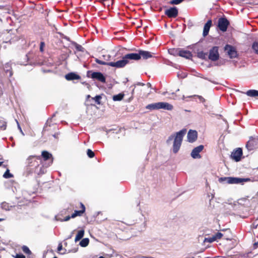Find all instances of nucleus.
<instances>
[{
	"label": "nucleus",
	"mask_w": 258,
	"mask_h": 258,
	"mask_svg": "<svg viewBox=\"0 0 258 258\" xmlns=\"http://www.w3.org/2000/svg\"><path fill=\"white\" fill-rule=\"evenodd\" d=\"M40 156L31 155L27 159V167L30 173H35L37 175L43 174V166Z\"/></svg>",
	"instance_id": "obj_1"
},
{
	"label": "nucleus",
	"mask_w": 258,
	"mask_h": 258,
	"mask_svg": "<svg viewBox=\"0 0 258 258\" xmlns=\"http://www.w3.org/2000/svg\"><path fill=\"white\" fill-rule=\"evenodd\" d=\"M186 132V129H183L178 132L176 133V135H171L169 137L167 140V143L169 144L170 142L174 139L173 145V152L174 153H177L181 145L182 141L184 136L185 135Z\"/></svg>",
	"instance_id": "obj_2"
},
{
	"label": "nucleus",
	"mask_w": 258,
	"mask_h": 258,
	"mask_svg": "<svg viewBox=\"0 0 258 258\" xmlns=\"http://www.w3.org/2000/svg\"><path fill=\"white\" fill-rule=\"evenodd\" d=\"M220 182L226 181L228 184H243L244 182L250 181L249 178H239L234 177H221L219 179Z\"/></svg>",
	"instance_id": "obj_3"
},
{
	"label": "nucleus",
	"mask_w": 258,
	"mask_h": 258,
	"mask_svg": "<svg viewBox=\"0 0 258 258\" xmlns=\"http://www.w3.org/2000/svg\"><path fill=\"white\" fill-rule=\"evenodd\" d=\"M146 108L150 110L164 109L171 110L173 109V106L168 103L161 102L149 104L146 106Z\"/></svg>",
	"instance_id": "obj_4"
},
{
	"label": "nucleus",
	"mask_w": 258,
	"mask_h": 258,
	"mask_svg": "<svg viewBox=\"0 0 258 258\" xmlns=\"http://www.w3.org/2000/svg\"><path fill=\"white\" fill-rule=\"evenodd\" d=\"M55 114H53L52 117L48 118L43 129V133H45L47 132H52L56 131L58 128L57 124L55 122H53L52 118L55 116Z\"/></svg>",
	"instance_id": "obj_5"
},
{
	"label": "nucleus",
	"mask_w": 258,
	"mask_h": 258,
	"mask_svg": "<svg viewBox=\"0 0 258 258\" xmlns=\"http://www.w3.org/2000/svg\"><path fill=\"white\" fill-rule=\"evenodd\" d=\"M249 196H246L244 198H241L240 199H239V201L241 203H245L246 202H248L249 203H247V205L249 204V207H256L258 206V199L257 196L255 195V196L253 197L250 199V200H249Z\"/></svg>",
	"instance_id": "obj_6"
},
{
	"label": "nucleus",
	"mask_w": 258,
	"mask_h": 258,
	"mask_svg": "<svg viewBox=\"0 0 258 258\" xmlns=\"http://www.w3.org/2000/svg\"><path fill=\"white\" fill-rule=\"evenodd\" d=\"M224 49L231 59L237 58L238 56L236 48L232 45L226 44L224 46Z\"/></svg>",
	"instance_id": "obj_7"
},
{
	"label": "nucleus",
	"mask_w": 258,
	"mask_h": 258,
	"mask_svg": "<svg viewBox=\"0 0 258 258\" xmlns=\"http://www.w3.org/2000/svg\"><path fill=\"white\" fill-rule=\"evenodd\" d=\"M258 146V136L256 137H250L246 144V148L248 151H252Z\"/></svg>",
	"instance_id": "obj_8"
},
{
	"label": "nucleus",
	"mask_w": 258,
	"mask_h": 258,
	"mask_svg": "<svg viewBox=\"0 0 258 258\" xmlns=\"http://www.w3.org/2000/svg\"><path fill=\"white\" fill-rule=\"evenodd\" d=\"M87 76L89 77L96 79L103 83L106 82L105 77L101 72H92L91 71H89L87 72Z\"/></svg>",
	"instance_id": "obj_9"
},
{
	"label": "nucleus",
	"mask_w": 258,
	"mask_h": 258,
	"mask_svg": "<svg viewBox=\"0 0 258 258\" xmlns=\"http://www.w3.org/2000/svg\"><path fill=\"white\" fill-rule=\"evenodd\" d=\"M218 50V46H213L209 51V59L213 61L218 60L220 57Z\"/></svg>",
	"instance_id": "obj_10"
},
{
	"label": "nucleus",
	"mask_w": 258,
	"mask_h": 258,
	"mask_svg": "<svg viewBox=\"0 0 258 258\" xmlns=\"http://www.w3.org/2000/svg\"><path fill=\"white\" fill-rule=\"evenodd\" d=\"M230 23L226 17H221L219 19L218 22V27L222 32L227 31L228 26Z\"/></svg>",
	"instance_id": "obj_11"
},
{
	"label": "nucleus",
	"mask_w": 258,
	"mask_h": 258,
	"mask_svg": "<svg viewBox=\"0 0 258 258\" xmlns=\"http://www.w3.org/2000/svg\"><path fill=\"white\" fill-rule=\"evenodd\" d=\"M242 150L240 148L235 149L231 153V158L236 162L240 161L242 156Z\"/></svg>",
	"instance_id": "obj_12"
},
{
	"label": "nucleus",
	"mask_w": 258,
	"mask_h": 258,
	"mask_svg": "<svg viewBox=\"0 0 258 258\" xmlns=\"http://www.w3.org/2000/svg\"><path fill=\"white\" fill-rule=\"evenodd\" d=\"M79 207L76 206V208H79V210H75L74 213L71 215L72 218H75L77 216H82L85 212L86 208L82 203H79Z\"/></svg>",
	"instance_id": "obj_13"
},
{
	"label": "nucleus",
	"mask_w": 258,
	"mask_h": 258,
	"mask_svg": "<svg viewBox=\"0 0 258 258\" xmlns=\"http://www.w3.org/2000/svg\"><path fill=\"white\" fill-rule=\"evenodd\" d=\"M127 64V62L124 57H122L121 60H119L116 62H109V66L114 67L116 68H122Z\"/></svg>",
	"instance_id": "obj_14"
},
{
	"label": "nucleus",
	"mask_w": 258,
	"mask_h": 258,
	"mask_svg": "<svg viewBox=\"0 0 258 258\" xmlns=\"http://www.w3.org/2000/svg\"><path fill=\"white\" fill-rule=\"evenodd\" d=\"M124 57L127 62V64L129 63L133 60H140V55L138 53H127L124 55Z\"/></svg>",
	"instance_id": "obj_15"
},
{
	"label": "nucleus",
	"mask_w": 258,
	"mask_h": 258,
	"mask_svg": "<svg viewBox=\"0 0 258 258\" xmlns=\"http://www.w3.org/2000/svg\"><path fill=\"white\" fill-rule=\"evenodd\" d=\"M204 146L202 145L195 148L191 151V156L194 159L201 158L200 153L204 149Z\"/></svg>",
	"instance_id": "obj_16"
},
{
	"label": "nucleus",
	"mask_w": 258,
	"mask_h": 258,
	"mask_svg": "<svg viewBox=\"0 0 258 258\" xmlns=\"http://www.w3.org/2000/svg\"><path fill=\"white\" fill-rule=\"evenodd\" d=\"M165 14L169 18H176L178 14V9L176 7H172L165 11Z\"/></svg>",
	"instance_id": "obj_17"
},
{
	"label": "nucleus",
	"mask_w": 258,
	"mask_h": 258,
	"mask_svg": "<svg viewBox=\"0 0 258 258\" xmlns=\"http://www.w3.org/2000/svg\"><path fill=\"white\" fill-rule=\"evenodd\" d=\"M41 158V160L43 161H50V163H52L53 158L52 155L47 151H42L41 152V155L40 156Z\"/></svg>",
	"instance_id": "obj_18"
},
{
	"label": "nucleus",
	"mask_w": 258,
	"mask_h": 258,
	"mask_svg": "<svg viewBox=\"0 0 258 258\" xmlns=\"http://www.w3.org/2000/svg\"><path fill=\"white\" fill-rule=\"evenodd\" d=\"M198 137L197 131L190 130L187 134V140L189 142L192 143L196 141Z\"/></svg>",
	"instance_id": "obj_19"
},
{
	"label": "nucleus",
	"mask_w": 258,
	"mask_h": 258,
	"mask_svg": "<svg viewBox=\"0 0 258 258\" xmlns=\"http://www.w3.org/2000/svg\"><path fill=\"white\" fill-rule=\"evenodd\" d=\"M138 54L140 55V59L142 57L143 59H148L152 57V55L151 53L148 51H145L142 50H139Z\"/></svg>",
	"instance_id": "obj_20"
},
{
	"label": "nucleus",
	"mask_w": 258,
	"mask_h": 258,
	"mask_svg": "<svg viewBox=\"0 0 258 258\" xmlns=\"http://www.w3.org/2000/svg\"><path fill=\"white\" fill-rule=\"evenodd\" d=\"M179 56L186 59H191L192 57V54L190 51L180 48Z\"/></svg>",
	"instance_id": "obj_21"
},
{
	"label": "nucleus",
	"mask_w": 258,
	"mask_h": 258,
	"mask_svg": "<svg viewBox=\"0 0 258 258\" xmlns=\"http://www.w3.org/2000/svg\"><path fill=\"white\" fill-rule=\"evenodd\" d=\"M65 78L68 81H72L75 80H80L81 79V77L75 74V73H70L65 75Z\"/></svg>",
	"instance_id": "obj_22"
},
{
	"label": "nucleus",
	"mask_w": 258,
	"mask_h": 258,
	"mask_svg": "<svg viewBox=\"0 0 258 258\" xmlns=\"http://www.w3.org/2000/svg\"><path fill=\"white\" fill-rule=\"evenodd\" d=\"M212 25V20H209L205 24L204 27L203 35L204 37L206 36L209 32L210 29Z\"/></svg>",
	"instance_id": "obj_23"
},
{
	"label": "nucleus",
	"mask_w": 258,
	"mask_h": 258,
	"mask_svg": "<svg viewBox=\"0 0 258 258\" xmlns=\"http://www.w3.org/2000/svg\"><path fill=\"white\" fill-rule=\"evenodd\" d=\"M84 233L85 231L84 230H80L78 231L75 239V242H77L78 241H79L80 239H81L84 236Z\"/></svg>",
	"instance_id": "obj_24"
},
{
	"label": "nucleus",
	"mask_w": 258,
	"mask_h": 258,
	"mask_svg": "<svg viewBox=\"0 0 258 258\" xmlns=\"http://www.w3.org/2000/svg\"><path fill=\"white\" fill-rule=\"evenodd\" d=\"M246 94L250 97H258V91L256 90H249L246 92Z\"/></svg>",
	"instance_id": "obj_25"
},
{
	"label": "nucleus",
	"mask_w": 258,
	"mask_h": 258,
	"mask_svg": "<svg viewBox=\"0 0 258 258\" xmlns=\"http://www.w3.org/2000/svg\"><path fill=\"white\" fill-rule=\"evenodd\" d=\"M124 96V94L122 93H119L117 95H113L112 99L114 101H119L122 100Z\"/></svg>",
	"instance_id": "obj_26"
},
{
	"label": "nucleus",
	"mask_w": 258,
	"mask_h": 258,
	"mask_svg": "<svg viewBox=\"0 0 258 258\" xmlns=\"http://www.w3.org/2000/svg\"><path fill=\"white\" fill-rule=\"evenodd\" d=\"M5 71L6 73H9V77H11L13 75V72L11 65L7 63L5 66Z\"/></svg>",
	"instance_id": "obj_27"
},
{
	"label": "nucleus",
	"mask_w": 258,
	"mask_h": 258,
	"mask_svg": "<svg viewBox=\"0 0 258 258\" xmlns=\"http://www.w3.org/2000/svg\"><path fill=\"white\" fill-rule=\"evenodd\" d=\"M180 48H172L169 50V53L174 56H179Z\"/></svg>",
	"instance_id": "obj_28"
},
{
	"label": "nucleus",
	"mask_w": 258,
	"mask_h": 258,
	"mask_svg": "<svg viewBox=\"0 0 258 258\" xmlns=\"http://www.w3.org/2000/svg\"><path fill=\"white\" fill-rule=\"evenodd\" d=\"M89 243V239L88 238H83L80 242V245L82 247H86L87 246Z\"/></svg>",
	"instance_id": "obj_29"
},
{
	"label": "nucleus",
	"mask_w": 258,
	"mask_h": 258,
	"mask_svg": "<svg viewBox=\"0 0 258 258\" xmlns=\"http://www.w3.org/2000/svg\"><path fill=\"white\" fill-rule=\"evenodd\" d=\"M1 207L3 209L5 210H10L13 206H10L9 204L7 202H3L1 204Z\"/></svg>",
	"instance_id": "obj_30"
},
{
	"label": "nucleus",
	"mask_w": 258,
	"mask_h": 258,
	"mask_svg": "<svg viewBox=\"0 0 258 258\" xmlns=\"http://www.w3.org/2000/svg\"><path fill=\"white\" fill-rule=\"evenodd\" d=\"M207 53L204 52L203 51H199L197 53V56L201 59H205L206 58Z\"/></svg>",
	"instance_id": "obj_31"
},
{
	"label": "nucleus",
	"mask_w": 258,
	"mask_h": 258,
	"mask_svg": "<svg viewBox=\"0 0 258 258\" xmlns=\"http://www.w3.org/2000/svg\"><path fill=\"white\" fill-rule=\"evenodd\" d=\"M23 251L28 255H30L32 254L31 251L29 249V247L26 245H23L22 247Z\"/></svg>",
	"instance_id": "obj_32"
},
{
	"label": "nucleus",
	"mask_w": 258,
	"mask_h": 258,
	"mask_svg": "<svg viewBox=\"0 0 258 258\" xmlns=\"http://www.w3.org/2000/svg\"><path fill=\"white\" fill-rule=\"evenodd\" d=\"M251 47L254 53L258 55V41H254L252 43Z\"/></svg>",
	"instance_id": "obj_33"
},
{
	"label": "nucleus",
	"mask_w": 258,
	"mask_h": 258,
	"mask_svg": "<svg viewBox=\"0 0 258 258\" xmlns=\"http://www.w3.org/2000/svg\"><path fill=\"white\" fill-rule=\"evenodd\" d=\"M7 123L3 119H0V131L6 129Z\"/></svg>",
	"instance_id": "obj_34"
},
{
	"label": "nucleus",
	"mask_w": 258,
	"mask_h": 258,
	"mask_svg": "<svg viewBox=\"0 0 258 258\" xmlns=\"http://www.w3.org/2000/svg\"><path fill=\"white\" fill-rule=\"evenodd\" d=\"M102 98V97L100 95H96L95 97L92 98L93 100H94L95 102L99 105L101 103L100 100Z\"/></svg>",
	"instance_id": "obj_35"
},
{
	"label": "nucleus",
	"mask_w": 258,
	"mask_h": 258,
	"mask_svg": "<svg viewBox=\"0 0 258 258\" xmlns=\"http://www.w3.org/2000/svg\"><path fill=\"white\" fill-rule=\"evenodd\" d=\"M223 236V234L220 232H217L215 235H213V237L215 239V241L217 239H221Z\"/></svg>",
	"instance_id": "obj_36"
},
{
	"label": "nucleus",
	"mask_w": 258,
	"mask_h": 258,
	"mask_svg": "<svg viewBox=\"0 0 258 258\" xmlns=\"http://www.w3.org/2000/svg\"><path fill=\"white\" fill-rule=\"evenodd\" d=\"M95 62L99 64H101V65H106V66H109V62H107L101 60H100V59H99L98 58H96L95 59Z\"/></svg>",
	"instance_id": "obj_37"
},
{
	"label": "nucleus",
	"mask_w": 258,
	"mask_h": 258,
	"mask_svg": "<svg viewBox=\"0 0 258 258\" xmlns=\"http://www.w3.org/2000/svg\"><path fill=\"white\" fill-rule=\"evenodd\" d=\"M3 176L6 178H9L13 177V175L10 172V170L7 169L4 174Z\"/></svg>",
	"instance_id": "obj_38"
},
{
	"label": "nucleus",
	"mask_w": 258,
	"mask_h": 258,
	"mask_svg": "<svg viewBox=\"0 0 258 258\" xmlns=\"http://www.w3.org/2000/svg\"><path fill=\"white\" fill-rule=\"evenodd\" d=\"M184 0H171L169 2L170 5H178L182 3Z\"/></svg>",
	"instance_id": "obj_39"
},
{
	"label": "nucleus",
	"mask_w": 258,
	"mask_h": 258,
	"mask_svg": "<svg viewBox=\"0 0 258 258\" xmlns=\"http://www.w3.org/2000/svg\"><path fill=\"white\" fill-rule=\"evenodd\" d=\"M87 154L88 156L91 158H92L95 156L94 153L91 149L87 150Z\"/></svg>",
	"instance_id": "obj_40"
},
{
	"label": "nucleus",
	"mask_w": 258,
	"mask_h": 258,
	"mask_svg": "<svg viewBox=\"0 0 258 258\" xmlns=\"http://www.w3.org/2000/svg\"><path fill=\"white\" fill-rule=\"evenodd\" d=\"M74 206H73V205H71H71L68 207V208L67 209L64 210V213H65V214H66V213H67V212H68V213L71 212H72V211H73V210H74Z\"/></svg>",
	"instance_id": "obj_41"
},
{
	"label": "nucleus",
	"mask_w": 258,
	"mask_h": 258,
	"mask_svg": "<svg viewBox=\"0 0 258 258\" xmlns=\"http://www.w3.org/2000/svg\"><path fill=\"white\" fill-rule=\"evenodd\" d=\"M205 241H207L209 242H213V241H215V239L214 238V237L212 236L211 237H209V238H206Z\"/></svg>",
	"instance_id": "obj_42"
},
{
	"label": "nucleus",
	"mask_w": 258,
	"mask_h": 258,
	"mask_svg": "<svg viewBox=\"0 0 258 258\" xmlns=\"http://www.w3.org/2000/svg\"><path fill=\"white\" fill-rule=\"evenodd\" d=\"M71 218H72V217L71 216H70V215H68L67 216H66L63 219H61L60 220V221L61 222H63V221H69Z\"/></svg>",
	"instance_id": "obj_43"
},
{
	"label": "nucleus",
	"mask_w": 258,
	"mask_h": 258,
	"mask_svg": "<svg viewBox=\"0 0 258 258\" xmlns=\"http://www.w3.org/2000/svg\"><path fill=\"white\" fill-rule=\"evenodd\" d=\"M15 258H26L25 256L22 254H17L15 256H13Z\"/></svg>",
	"instance_id": "obj_44"
},
{
	"label": "nucleus",
	"mask_w": 258,
	"mask_h": 258,
	"mask_svg": "<svg viewBox=\"0 0 258 258\" xmlns=\"http://www.w3.org/2000/svg\"><path fill=\"white\" fill-rule=\"evenodd\" d=\"M45 45V43L44 42H41L40 44V51L42 52L43 51V47Z\"/></svg>",
	"instance_id": "obj_45"
},
{
	"label": "nucleus",
	"mask_w": 258,
	"mask_h": 258,
	"mask_svg": "<svg viewBox=\"0 0 258 258\" xmlns=\"http://www.w3.org/2000/svg\"><path fill=\"white\" fill-rule=\"evenodd\" d=\"M62 249V245L61 243H59L57 247V251H60Z\"/></svg>",
	"instance_id": "obj_46"
},
{
	"label": "nucleus",
	"mask_w": 258,
	"mask_h": 258,
	"mask_svg": "<svg viewBox=\"0 0 258 258\" xmlns=\"http://www.w3.org/2000/svg\"><path fill=\"white\" fill-rule=\"evenodd\" d=\"M197 97L201 102H204L205 101V99L202 96H197Z\"/></svg>",
	"instance_id": "obj_47"
},
{
	"label": "nucleus",
	"mask_w": 258,
	"mask_h": 258,
	"mask_svg": "<svg viewBox=\"0 0 258 258\" xmlns=\"http://www.w3.org/2000/svg\"><path fill=\"white\" fill-rule=\"evenodd\" d=\"M253 247H254V248H256L257 247H258V241L256 242H255L253 244Z\"/></svg>",
	"instance_id": "obj_48"
},
{
	"label": "nucleus",
	"mask_w": 258,
	"mask_h": 258,
	"mask_svg": "<svg viewBox=\"0 0 258 258\" xmlns=\"http://www.w3.org/2000/svg\"><path fill=\"white\" fill-rule=\"evenodd\" d=\"M59 134L58 133H55L52 136L56 139H57L58 137Z\"/></svg>",
	"instance_id": "obj_49"
},
{
	"label": "nucleus",
	"mask_w": 258,
	"mask_h": 258,
	"mask_svg": "<svg viewBox=\"0 0 258 258\" xmlns=\"http://www.w3.org/2000/svg\"><path fill=\"white\" fill-rule=\"evenodd\" d=\"M19 207H20L19 206H14V207L16 208L17 209H19L20 208Z\"/></svg>",
	"instance_id": "obj_50"
},
{
	"label": "nucleus",
	"mask_w": 258,
	"mask_h": 258,
	"mask_svg": "<svg viewBox=\"0 0 258 258\" xmlns=\"http://www.w3.org/2000/svg\"><path fill=\"white\" fill-rule=\"evenodd\" d=\"M80 47H81V45H79L77 47V48L78 49V50H80Z\"/></svg>",
	"instance_id": "obj_51"
},
{
	"label": "nucleus",
	"mask_w": 258,
	"mask_h": 258,
	"mask_svg": "<svg viewBox=\"0 0 258 258\" xmlns=\"http://www.w3.org/2000/svg\"><path fill=\"white\" fill-rule=\"evenodd\" d=\"M90 97V95H88L87 96V98H89Z\"/></svg>",
	"instance_id": "obj_52"
},
{
	"label": "nucleus",
	"mask_w": 258,
	"mask_h": 258,
	"mask_svg": "<svg viewBox=\"0 0 258 258\" xmlns=\"http://www.w3.org/2000/svg\"><path fill=\"white\" fill-rule=\"evenodd\" d=\"M3 162H0V166L2 165Z\"/></svg>",
	"instance_id": "obj_53"
},
{
	"label": "nucleus",
	"mask_w": 258,
	"mask_h": 258,
	"mask_svg": "<svg viewBox=\"0 0 258 258\" xmlns=\"http://www.w3.org/2000/svg\"><path fill=\"white\" fill-rule=\"evenodd\" d=\"M4 220V219L0 218V222Z\"/></svg>",
	"instance_id": "obj_54"
},
{
	"label": "nucleus",
	"mask_w": 258,
	"mask_h": 258,
	"mask_svg": "<svg viewBox=\"0 0 258 258\" xmlns=\"http://www.w3.org/2000/svg\"><path fill=\"white\" fill-rule=\"evenodd\" d=\"M53 258H57V257L56 256H54V257H53Z\"/></svg>",
	"instance_id": "obj_55"
}]
</instances>
